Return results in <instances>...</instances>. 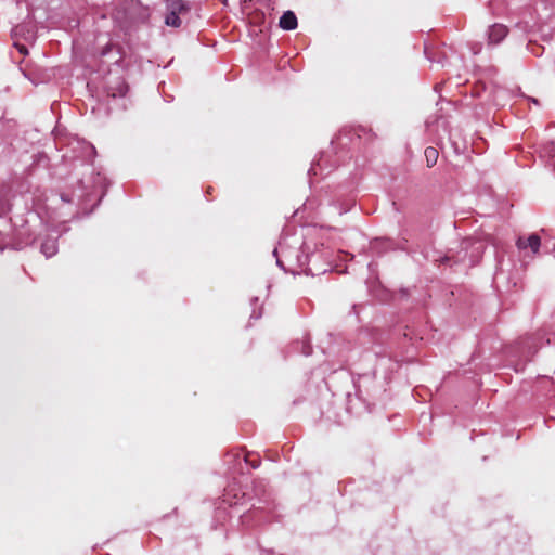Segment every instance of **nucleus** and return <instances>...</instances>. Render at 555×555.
<instances>
[{
	"instance_id": "f8f14e48",
	"label": "nucleus",
	"mask_w": 555,
	"mask_h": 555,
	"mask_svg": "<svg viewBox=\"0 0 555 555\" xmlns=\"http://www.w3.org/2000/svg\"><path fill=\"white\" fill-rule=\"evenodd\" d=\"M126 92H127V87L121 85L120 88H119V94L124 95Z\"/></svg>"
},
{
	"instance_id": "f257e3e1",
	"label": "nucleus",
	"mask_w": 555,
	"mask_h": 555,
	"mask_svg": "<svg viewBox=\"0 0 555 555\" xmlns=\"http://www.w3.org/2000/svg\"><path fill=\"white\" fill-rule=\"evenodd\" d=\"M516 245L519 249H526L529 247L533 254H537L541 246V238L538 234H531L528 238L519 237Z\"/></svg>"
},
{
	"instance_id": "0eeeda50",
	"label": "nucleus",
	"mask_w": 555,
	"mask_h": 555,
	"mask_svg": "<svg viewBox=\"0 0 555 555\" xmlns=\"http://www.w3.org/2000/svg\"><path fill=\"white\" fill-rule=\"evenodd\" d=\"M165 23H166V25L171 26V27H180V25H181L180 15L168 11L166 18H165Z\"/></svg>"
},
{
	"instance_id": "20e7f679",
	"label": "nucleus",
	"mask_w": 555,
	"mask_h": 555,
	"mask_svg": "<svg viewBox=\"0 0 555 555\" xmlns=\"http://www.w3.org/2000/svg\"><path fill=\"white\" fill-rule=\"evenodd\" d=\"M280 27L285 30H293L297 27V17L294 12L286 11L280 18Z\"/></svg>"
},
{
	"instance_id": "9d476101",
	"label": "nucleus",
	"mask_w": 555,
	"mask_h": 555,
	"mask_svg": "<svg viewBox=\"0 0 555 555\" xmlns=\"http://www.w3.org/2000/svg\"><path fill=\"white\" fill-rule=\"evenodd\" d=\"M245 462L250 464L253 468H257L260 465V462L258 460H250V455L249 454L245 455Z\"/></svg>"
},
{
	"instance_id": "f03ea898",
	"label": "nucleus",
	"mask_w": 555,
	"mask_h": 555,
	"mask_svg": "<svg viewBox=\"0 0 555 555\" xmlns=\"http://www.w3.org/2000/svg\"><path fill=\"white\" fill-rule=\"evenodd\" d=\"M507 35L506 26L502 24H494L490 27L488 33L489 43L496 44L501 42Z\"/></svg>"
},
{
	"instance_id": "1a4fd4ad",
	"label": "nucleus",
	"mask_w": 555,
	"mask_h": 555,
	"mask_svg": "<svg viewBox=\"0 0 555 555\" xmlns=\"http://www.w3.org/2000/svg\"><path fill=\"white\" fill-rule=\"evenodd\" d=\"M14 47L20 51L21 54L27 55L28 50L25 44L21 43L18 39H14Z\"/></svg>"
},
{
	"instance_id": "9b49d317",
	"label": "nucleus",
	"mask_w": 555,
	"mask_h": 555,
	"mask_svg": "<svg viewBox=\"0 0 555 555\" xmlns=\"http://www.w3.org/2000/svg\"><path fill=\"white\" fill-rule=\"evenodd\" d=\"M111 49H112V44H111V43H107V44L105 46V48L102 50L101 55H102V56L106 55V54L111 51Z\"/></svg>"
},
{
	"instance_id": "39448f33",
	"label": "nucleus",
	"mask_w": 555,
	"mask_h": 555,
	"mask_svg": "<svg viewBox=\"0 0 555 555\" xmlns=\"http://www.w3.org/2000/svg\"><path fill=\"white\" fill-rule=\"evenodd\" d=\"M166 8L167 11L178 15L185 14L189 12L188 4L182 0H167Z\"/></svg>"
},
{
	"instance_id": "6e6552de",
	"label": "nucleus",
	"mask_w": 555,
	"mask_h": 555,
	"mask_svg": "<svg viewBox=\"0 0 555 555\" xmlns=\"http://www.w3.org/2000/svg\"><path fill=\"white\" fill-rule=\"evenodd\" d=\"M41 251L47 256V257H52L53 255H55L56 253V246H55V243L54 242H44L42 245H41Z\"/></svg>"
},
{
	"instance_id": "423d86ee",
	"label": "nucleus",
	"mask_w": 555,
	"mask_h": 555,
	"mask_svg": "<svg viewBox=\"0 0 555 555\" xmlns=\"http://www.w3.org/2000/svg\"><path fill=\"white\" fill-rule=\"evenodd\" d=\"M425 158H426V165L427 167H433L437 164L439 152L436 147L428 146L425 149Z\"/></svg>"
},
{
	"instance_id": "7ed1b4c3",
	"label": "nucleus",
	"mask_w": 555,
	"mask_h": 555,
	"mask_svg": "<svg viewBox=\"0 0 555 555\" xmlns=\"http://www.w3.org/2000/svg\"><path fill=\"white\" fill-rule=\"evenodd\" d=\"M12 37L14 39H24L25 41H33L35 39L34 30L26 24H20L12 30Z\"/></svg>"
}]
</instances>
